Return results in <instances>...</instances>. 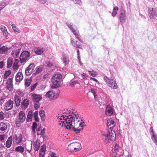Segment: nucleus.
Segmentation results:
<instances>
[{
  "label": "nucleus",
  "instance_id": "obj_11",
  "mask_svg": "<svg viewBox=\"0 0 157 157\" xmlns=\"http://www.w3.org/2000/svg\"><path fill=\"white\" fill-rule=\"evenodd\" d=\"M18 47H15L11 53V55L16 58L18 57L21 49V46L18 45Z\"/></svg>",
  "mask_w": 157,
  "mask_h": 157
},
{
  "label": "nucleus",
  "instance_id": "obj_56",
  "mask_svg": "<svg viewBox=\"0 0 157 157\" xmlns=\"http://www.w3.org/2000/svg\"><path fill=\"white\" fill-rule=\"evenodd\" d=\"M89 73L90 75L93 77H95L96 76V75L91 71H89Z\"/></svg>",
  "mask_w": 157,
  "mask_h": 157
},
{
  "label": "nucleus",
  "instance_id": "obj_34",
  "mask_svg": "<svg viewBox=\"0 0 157 157\" xmlns=\"http://www.w3.org/2000/svg\"><path fill=\"white\" fill-rule=\"evenodd\" d=\"M86 125L84 122H80L79 124V132L83 130Z\"/></svg>",
  "mask_w": 157,
  "mask_h": 157
},
{
  "label": "nucleus",
  "instance_id": "obj_32",
  "mask_svg": "<svg viewBox=\"0 0 157 157\" xmlns=\"http://www.w3.org/2000/svg\"><path fill=\"white\" fill-rule=\"evenodd\" d=\"M78 121L77 122V124H75L74 125H72L71 126V128L70 129H70L71 127L72 128V129L75 132H76V133H78Z\"/></svg>",
  "mask_w": 157,
  "mask_h": 157
},
{
  "label": "nucleus",
  "instance_id": "obj_1",
  "mask_svg": "<svg viewBox=\"0 0 157 157\" xmlns=\"http://www.w3.org/2000/svg\"><path fill=\"white\" fill-rule=\"evenodd\" d=\"M63 115L58 117L59 118V124L62 127H64L66 128L70 129L71 126L77 124L78 121V116L76 114H75L72 112L67 110L63 114Z\"/></svg>",
  "mask_w": 157,
  "mask_h": 157
},
{
  "label": "nucleus",
  "instance_id": "obj_24",
  "mask_svg": "<svg viewBox=\"0 0 157 157\" xmlns=\"http://www.w3.org/2000/svg\"><path fill=\"white\" fill-rule=\"evenodd\" d=\"M44 51L43 48H41L39 47L35 48L34 50L35 53L38 55H41Z\"/></svg>",
  "mask_w": 157,
  "mask_h": 157
},
{
  "label": "nucleus",
  "instance_id": "obj_61",
  "mask_svg": "<svg viewBox=\"0 0 157 157\" xmlns=\"http://www.w3.org/2000/svg\"><path fill=\"white\" fill-rule=\"evenodd\" d=\"M32 144H31L30 145V149H27V148H26V149H27V150L28 151L29 153H30V151H31V148H32Z\"/></svg>",
  "mask_w": 157,
  "mask_h": 157
},
{
  "label": "nucleus",
  "instance_id": "obj_9",
  "mask_svg": "<svg viewBox=\"0 0 157 157\" xmlns=\"http://www.w3.org/2000/svg\"><path fill=\"white\" fill-rule=\"evenodd\" d=\"M5 86L6 89L10 91L12 90L13 86V78H9L6 81Z\"/></svg>",
  "mask_w": 157,
  "mask_h": 157
},
{
  "label": "nucleus",
  "instance_id": "obj_10",
  "mask_svg": "<svg viewBox=\"0 0 157 157\" xmlns=\"http://www.w3.org/2000/svg\"><path fill=\"white\" fill-rule=\"evenodd\" d=\"M13 101L11 99L9 100L5 104L4 109L5 110L8 111L11 110L13 107Z\"/></svg>",
  "mask_w": 157,
  "mask_h": 157
},
{
  "label": "nucleus",
  "instance_id": "obj_39",
  "mask_svg": "<svg viewBox=\"0 0 157 157\" xmlns=\"http://www.w3.org/2000/svg\"><path fill=\"white\" fill-rule=\"evenodd\" d=\"M151 138L153 141L157 145V137L155 135L153 134L151 136Z\"/></svg>",
  "mask_w": 157,
  "mask_h": 157
},
{
  "label": "nucleus",
  "instance_id": "obj_15",
  "mask_svg": "<svg viewBox=\"0 0 157 157\" xmlns=\"http://www.w3.org/2000/svg\"><path fill=\"white\" fill-rule=\"evenodd\" d=\"M113 113V110L112 108L109 105L107 106L105 110V114L108 116H111Z\"/></svg>",
  "mask_w": 157,
  "mask_h": 157
},
{
  "label": "nucleus",
  "instance_id": "obj_31",
  "mask_svg": "<svg viewBox=\"0 0 157 157\" xmlns=\"http://www.w3.org/2000/svg\"><path fill=\"white\" fill-rule=\"evenodd\" d=\"M42 121H45V112L44 110H41L39 112Z\"/></svg>",
  "mask_w": 157,
  "mask_h": 157
},
{
  "label": "nucleus",
  "instance_id": "obj_45",
  "mask_svg": "<svg viewBox=\"0 0 157 157\" xmlns=\"http://www.w3.org/2000/svg\"><path fill=\"white\" fill-rule=\"evenodd\" d=\"M5 4H6L4 2L0 3V11L5 7Z\"/></svg>",
  "mask_w": 157,
  "mask_h": 157
},
{
  "label": "nucleus",
  "instance_id": "obj_62",
  "mask_svg": "<svg viewBox=\"0 0 157 157\" xmlns=\"http://www.w3.org/2000/svg\"><path fill=\"white\" fill-rule=\"evenodd\" d=\"M15 122L16 124L17 125L19 124L20 122L17 119L16 120V121H15Z\"/></svg>",
  "mask_w": 157,
  "mask_h": 157
},
{
  "label": "nucleus",
  "instance_id": "obj_52",
  "mask_svg": "<svg viewBox=\"0 0 157 157\" xmlns=\"http://www.w3.org/2000/svg\"><path fill=\"white\" fill-rule=\"evenodd\" d=\"M42 67H40L37 69L36 71L37 73H39L40 72L42 71Z\"/></svg>",
  "mask_w": 157,
  "mask_h": 157
},
{
  "label": "nucleus",
  "instance_id": "obj_17",
  "mask_svg": "<svg viewBox=\"0 0 157 157\" xmlns=\"http://www.w3.org/2000/svg\"><path fill=\"white\" fill-rule=\"evenodd\" d=\"M157 10L156 8L152 9V10L149 12V16L150 18H153L157 16Z\"/></svg>",
  "mask_w": 157,
  "mask_h": 157
},
{
  "label": "nucleus",
  "instance_id": "obj_57",
  "mask_svg": "<svg viewBox=\"0 0 157 157\" xmlns=\"http://www.w3.org/2000/svg\"><path fill=\"white\" fill-rule=\"evenodd\" d=\"M4 63L3 61H2L0 62V68H2L4 66Z\"/></svg>",
  "mask_w": 157,
  "mask_h": 157
},
{
  "label": "nucleus",
  "instance_id": "obj_49",
  "mask_svg": "<svg viewBox=\"0 0 157 157\" xmlns=\"http://www.w3.org/2000/svg\"><path fill=\"white\" fill-rule=\"evenodd\" d=\"M45 152L40 151L39 156L40 157H44V155Z\"/></svg>",
  "mask_w": 157,
  "mask_h": 157
},
{
  "label": "nucleus",
  "instance_id": "obj_5",
  "mask_svg": "<svg viewBox=\"0 0 157 157\" xmlns=\"http://www.w3.org/2000/svg\"><path fill=\"white\" fill-rule=\"evenodd\" d=\"M30 56L29 52L27 51H25L21 54L20 56V62L22 63L25 62Z\"/></svg>",
  "mask_w": 157,
  "mask_h": 157
},
{
  "label": "nucleus",
  "instance_id": "obj_44",
  "mask_svg": "<svg viewBox=\"0 0 157 157\" xmlns=\"http://www.w3.org/2000/svg\"><path fill=\"white\" fill-rule=\"evenodd\" d=\"M46 149V146L45 145H43L41 146V148H40V151L45 152Z\"/></svg>",
  "mask_w": 157,
  "mask_h": 157
},
{
  "label": "nucleus",
  "instance_id": "obj_27",
  "mask_svg": "<svg viewBox=\"0 0 157 157\" xmlns=\"http://www.w3.org/2000/svg\"><path fill=\"white\" fill-rule=\"evenodd\" d=\"M19 62L18 60L17 59H15V61L13 64V68L14 71L16 70L18 68L19 65L18 63Z\"/></svg>",
  "mask_w": 157,
  "mask_h": 157
},
{
  "label": "nucleus",
  "instance_id": "obj_40",
  "mask_svg": "<svg viewBox=\"0 0 157 157\" xmlns=\"http://www.w3.org/2000/svg\"><path fill=\"white\" fill-rule=\"evenodd\" d=\"M5 114L2 111L0 112V121H2L4 119L5 117Z\"/></svg>",
  "mask_w": 157,
  "mask_h": 157
},
{
  "label": "nucleus",
  "instance_id": "obj_25",
  "mask_svg": "<svg viewBox=\"0 0 157 157\" xmlns=\"http://www.w3.org/2000/svg\"><path fill=\"white\" fill-rule=\"evenodd\" d=\"M13 138L11 136L9 137L7 141L6 142V146L7 148H9L12 143Z\"/></svg>",
  "mask_w": 157,
  "mask_h": 157
},
{
  "label": "nucleus",
  "instance_id": "obj_41",
  "mask_svg": "<svg viewBox=\"0 0 157 157\" xmlns=\"http://www.w3.org/2000/svg\"><path fill=\"white\" fill-rule=\"evenodd\" d=\"M70 29L71 30L72 32H73L74 34L76 36V37L78 38V34L77 33H76L75 31L74 30L73 26L72 25H70L69 26Z\"/></svg>",
  "mask_w": 157,
  "mask_h": 157
},
{
  "label": "nucleus",
  "instance_id": "obj_4",
  "mask_svg": "<svg viewBox=\"0 0 157 157\" xmlns=\"http://www.w3.org/2000/svg\"><path fill=\"white\" fill-rule=\"evenodd\" d=\"M104 79L105 82L109 86L113 89L117 88V84L114 79H109L107 76L104 77Z\"/></svg>",
  "mask_w": 157,
  "mask_h": 157
},
{
  "label": "nucleus",
  "instance_id": "obj_63",
  "mask_svg": "<svg viewBox=\"0 0 157 157\" xmlns=\"http://www.w3.org/2000/svg\"><path fill=\"white\" fill-rule=\"evenodd\" d=\"M8 76H9L8 75H6L4 73V75L3 76V78L4 79H6Z\"/></svg>",
  "mask_w": 157,
  "mask_h": 157
},
{
  "label": "nucleus",
  "instance_id": "obj_21",
  "mask_svg": "<svg viewBox=\"0 0 157 157\" xmlns=\"http://www.w3.org/2000/svg\"><path fill=\"white\" fill-rule=\"evenodd\" d=\"M10 49V48L6 46H3L0 48V53L1 54L6 53Z\"/></svg>",
  "mask_w": 157,
  "mask_h": 157
},
{
  "label": "nucleus",
  "instance_id": "obj_36",
  "mask_svg": "<svg viewBox=\"0 0 157 157\" xmlns=\"http://www.w3.org/2000/svg\"><path fill=\"white\" fill-rule=\"evenodd\" d=\"M12 28L15 32H17V33H20V30L17 27V26L14 24H13L12 25Z\"/></svg>",
  "mask_w": 157,
  "mask_h": 157
},
{
  "label": "nucleus",
  "instance_id": "obj_18",
  "mask_svg": "<svg viewBox=\"0 0 157 157\" xmlns=\"http://www.w3.org/2000/svg\"><path fill=\"white\" fill-rule=\"evenodd\" d=\"M23 78V76L21 72H18L15 76V80L17 82H21Z\"/></svg>",
  "mask_w": 157,
  "mask_h": 157
},
{
  "label": "nucleus",
  "instance_id": "obj_43",
  "mask_svg": "<svg viewBox=\"0 0 157 157\" xmlns=\"http://www.w3.org/2000/svg\"><path fill=\"white\" fill-rule=\"evenodd\" d=\"M90 91L91 92H92L93 94L94 97L95 98L97 96V95L96 94V92L95 89L94 88H92L91 89Z\"/></svg>",
  "mask_w": 157,
  "mask_h": 157
},
{
  "label": "nucleus",
  "instance_id": "obj_60",
  "mask_svg": "<svg viewBox=\"0 0 157 157\" xmlns=\"http://www.w3.org/2000/svg\"><path fill=\"white\" fill-rule=\"evenodd\" d=\"M84 121H85V120L83 118V117H82L80 118V120H79V121H80V122H82V123L84 122Z\"/></svg>",
  "mask_w": 157,
  "mask_h": 157
},
{
  "label": "nucleus",
  "instance_id": "obj_33",
  "mask_svg": "<svg viewBox=\"0 0 157 157\" xmlns=\"http://www.w3.org/2000/svg\"><path fill=\"white\" fill-rule=\"evenodd\" d=\"M25 86L28 87L31 84V82H32V79L31 78L25 79Z\"/></svg>",
  "mask_w": 157,
  "mask_h": 157
},
{
  "label": "nucleus",
  "instance_id": "obj_54",
  "mask_svg": "<svg viewBox=\"0 0 157 157\" xmlns=\"http://www.w3.org/2000/svg\"><path fill=\"white\" fill-rule=\"evenodd\" d=\"M0 29L1 31L3 32L6 30V28L3 25L1 26Z\"/></svg>",
  "mask_w": 157,
  "mask_h": 157
},
{
  "label": "nucleus",
  "instance_id": "obj_64",
  "mask_svg": "<svg viewBox=\"0 0 157 157\" xmlns=\"http://www.w3.org/2000/svg\"><path fill=\"white\" fill-rule=\"evenodd\" d=\"M90 79H92L94 81H95L96 82H98V80L96 78H95L91 77V78H90Z\"/></svg>",
  "mask_w": 157,
  "mask_h": 157
},
{
  "label": "nucleus",
  "instance_id": "obj_22",
  "mask_svg": "<svg viewBox=\"0 0 157 157\" xmlns=\"http://www.w3.org/2000/svg\"><path fill=\"white\" fill-rule=\"evenodd\" d=\"M14 99L15 105L17 107L19 106L21 101V98L18 96H14Z\"/></svg>",
  "mask_w": 157,
  "mask_h": 157
},
{
  "label": "nucleus",
  "instance_id": "obj_2",
  "mask_svg": "<svg viewBox=\"0 0 157 157\" xmlns=\"http://www.w3.org/2000/svg\"><path fill=\"white\" fill-rule=\"evenodd\" d=\"M116 123L112 119L107 120V125L109 128L102 132V139L104 142L107 144L112 141H113L116 139V135L114 131L112 129L115 126Z\"/></svg>",
  "mask_w": 157,
  "mask_h": 157
},
{
  "label": "nucleus",
  "instance_id": "obj_19",
  "mask_svg": "<svg viewBox=\"0 0 157 157\" xmlns=\"http://www.w3.org/2000/svg\"><path fill=\"white\" fill-rule=\"evenodd\" d=\"M7 128L6 124L4 122L0 123V133H4Z\"/></svg>",
  "mask_w": 157,
  "mask_h": 157
},
{
  "label": "nucleus",
  "instance_id": "obj_47",
  "mask_svg": "<svg viewBox=\"0 0 157 157\" xmlns=\"http://www.w3.org/2000/svg\"><path fill=\"white\" fill-rule=\"evenodd\" d=\"M15 96H18L21 98L22 97L24 96V94L20 91H19L17 92V94Z\"/></svg>",
  "mask_w": 157,
  "mask_h": 157
},
{
  "label": "nucleus",
  "instance_id": "obj_42",
  "mask_svg": "<svg viewBox=\"0 0 157 157\" xmlns=\"http://www.w3.org/2000/svg\"><path fill=\"white\" fill-rule=\"evenodd\" d=\"M34 108L35 109H37L40 106V104L39 102H36L34 104Z\"/></svg>",
  "mask_w": 157,
  "mask_h": 157
},
{
  "label": "nucleus",
  "instance_id": "obj_23",
  "mask_svg": "<svg viewBox=\"0 0 157 157\" xmlns=\"http://www.w3.org/2000/svg\"><path fill=\"white\" fill-rule=\"evenodd\" d=\"M19 117L21 122H23L25 120V114L24 112L23 111H21L19 113Z\"/></svg>",
  "mask_w": 157,
  "mask_h": 157
},
{
  "label": "nucleus",
  "instance_id": "obj_50",
  "mask_svg": "<svg viewBox=\"0 0 157 157\" xmlns=\"http://www.w3.org/2000/svg\"><path fill=\"white\" fill-rule=\"evenodd\" d=\"M37 126V124L36 123L33 122L32 125V128L36 129Z\"/></svg>",
  "mask_w": 157,
  "mask_h": 157
},
{
  "label": "nucleus",
  "instance_id": "obj_12",
  "mask_svg": "<svg viewBox=\"0 0 157 157\" xmlns=\"http://www.w3.org/2000/svg\"><path fill=\"white\" fill-rule=\"evenodd\" d=\"M30 101L27 99H25L21 101V107L23 110L27 108L29 104Z\"/></svg>",
  "mask_w": 157,
  "mask_h": 157
},
{
  "label": "nucleus",
  "instance_id": "obj_28",
  "mask_svg": "<svg viewBox=\"0 0 157 157\" xmlns=\"http://www.w3.org/2000/svg\"><path fill=\"white\" fill-rule=\"evenodd\" d=\"M13 62V59L11 58H8L7 60V67H11L12 65Z\"/></svg>",
  "mask_w": 157,
  "mask_h": 157
},
{
  "label": "nucleus",
  "instance_id": "obj_8",
  "mask_svg": "<svg viewBox=\"0 0 157 157\" xmlns=\"http://www.w3.org/2000/svg\"><path fill=\"white\" fill-rule=\"evenodd\" d=\"M45 96L51 100L56 99L58 97V95H56L55 92L53 91H48L45 94Z\"/></svg>",
  "mask_w": 157,
  "mask_h": 157
},
{
  "label": "nucleus",
  "instance_id": "obj_38",
  "mask_svg": "<svg viewBox=\"0 0 157 157\" xmlns=\"http://www.w3.org/2000/svg\"><path fill=\"white\" fill-rule=\"evenodd\" d=\"M71 42L75 47L78 48V43L77 40H73L71 41Z\"/></svg>",
  "mask_w": 157,
  "mask_h": 157
},
{
  "label": "nucleus",
  "instance_id": "obj_26",
  "mask_svg": "<svg viewBox=\"0 0 157 157\" xmlns=\"http://www.w3.org/2000/svg\"><path fill=\"white\" fill-rule=\"evenodd\" d=\"M40 147V144L39 141L36 140L34 142V148L35 151H37Z\"/></svg>",
  "mask_w": 157,
  "mask_h": 157
},
{
  "label": "nucleus",
  "instance_id": "obj_6",
  "mask_svg": "<svg viewBox=\"0 0 157 157\" xmlns=\"http://www.w3.org/2000/svg\"><path fill=\"white\" fill-rule=\"evenodd\" d=\"M35 68L34 64L33 63H31L28 66L27 68L25 69V73L26 75H30L33 72Z\"/></svg>",
  "mask_w": 157,
  "mask_h": 157
},
{
  "label": "nucleus",
  "instance_id": "obj_58",
  "mask_svg": "<svg viewBox=\"0 0 157 157\" xmlns=\"http://www.w3.org/2000/svg\"><path fill=\"white\" fill-rule=\"evenodd\" d=\"M63 61L65 65H66L67 63V59L66 57H64L63 59Z\"/></svg>",
  "mask_w": 157,
  "mask_h": 157
},
{
  "label": "nucleus",
  "instance_id": "obj_46",
  "mask_svg": "<svg viewBox=\"0 0 157 157\" xmlns=\"http://www.w3.org/2000/svg\"><path fill=\"white\" fill-rule=\"evenodd\" d=\"M78 83V82L76 81H73L72 82H71L70 83V86L72 87H73L75 86V85L76 84Z\"/></svg>",
  "mask_w": 157,
  "mask_h": 157
},
{
  "label": "nucleus",
  "instance_id": "obj_14",
  "mask_svg": "<svg viewBox=\"0 0 157 157\" xmlns=\"http://www.w3.org/2000/svg\"><path fill=\"white\" fill-rule=\"evenodd\" d=\"M22 136L21 134L15 135L13 136V140L16 143L19 144L21 142L22 139Z\"/></svg>",
  "mask_w": 157,
  "mask_h": 157
},
{
  "label": "nucleus",
  "instance_id": "obj_13",
  "mask_svg": "<svg viewBox=\"0 0 157 157\" xmlns=\"http://www.w3.org/2000/svg\"><path fill=\"white\" fill-rule=\"evenodd\" d=\"M126 19V16L124 10H122L120 14V21L121 23H124Z\"/></svg>",
  "mask_w": 157,
  "mask_h": 157
},
{
  "label": "nucleus",
  "instance_id": "obj_59",
  "mask_svg": "<svg viewBox=\"0 0 157 157\" xmlns=\"http://www.w3.org/2000/svg\"><path fill=\"white\" fill-rule=\"evenodd\" d=\"M3 34L5 36L7 37L8 35V33L6 30L5 31H3Z\"/></svg>",
  "mask_w": 157,
  "mask_h": 157
},
{
  "label": "nucleus",
  "instance_id": "obj_37",
  "mask_svg": "<svg viewBox=\"0 0 157 157\" xmlns=\"http://www.w3.org/2000/svg\"><path fill=\"white\" fill-rule=\"evenodd\" d=\"M34 117V119L36 122L39 121V119L38 118V112L35 111L33 113Z\"/></svg>",
  "mask_w": 157,
  "mask_h": 157
},
{
  "label": "nucleus",
  "instance_id": "obj_55",
  "mask_svg": "<svg viewBox=\"0 0 157 157\" xmlns=\"http://www.w3.org/2000/svg\"><path fill=\"white\" fill-rule=\"evenodd\" d=\"M5 138L4 135H0V140L2 141L4 140Z\"/></svg>",
  "mask_w": 157,
  "mask_h": 157
},
{
  "label": "nucleus",
  "instance_id": "obj_51",
  "mask_svg": "<svg viewBox=\"0 0 157 157\" xmlns=\"http://www.w3.org/2000/svg\"><path fill=\"white\" fill-rule=\"evenodd\" d=\"M5 74L9 76L11 74V71L10 70L6 71H5Z\"/></svg>",
  "mask_w": 157,
  "mask_h": 157
},
{
  "label": "nucleus",
  "instance_id": "obj_53",
  "mask_svg": "<svg viewBox=\"0 0 157 157\" xmlns=\"http://www.w3.org/2000/svg\"><path fill=\"white\" fill-rule=\"evenodd\" d=\"M47 65L48 67H51L53 65V64L52 63L48 62L47 63Z\"/></svg>",
  "mask_w": 157,
  "mask_h": 157
},
{
  "label": "nucleus",
  "instance_id": "obj_35",
  "mask_svg": "<svg viewBox=\"0 0 157 157\" xmlns=\"http://www.w3.org/2000/svg\"><path fill=\"white\" fill-rule=\"evenodd\" d=\"M118 10V8L117 6H115L113 8L112 15L113 17H115L117 14V11Z\"/></svg>",
  "mask_w": 157,
  "mask_h": 157
},
{
  "label": "nucleus",
  "instance_id": "obj_29",
  "mask_svg": "<svg viewBox=\"0 0 157 157\" xmlns=\"http://www.w3.org/2000/svg\"><path fill=\"white\" fill-rule=\"evenodd\" d=\"M33 112L32 111H30L28 114L27 118V121H30L32 120L33 116Z\"/></svg>",
  "mask_w": 157,
  "mask_h": 157
},
{
  "label": "nucleus",
  "instance_id": "obj_20",
  "mask_svg": "<svg viewBox=\"0 0 157 157\" xmlns=\"http://www.w3.org/2000/svg\"><path fill=\"white\" fill-rule=\"evenodd\" d=\"M40 128H39L37 130V135L38 136L41 135L42 137L45 136V131L46 129L45 128H43L42 130H40Z\"/></svg>",
  "mask_w": 157,
  "mask_h": 157
},
{
  "label": "nucleus",
  "instance_id": "obj_48",
  "mask_svg": "<svg viewBox=\"0 0 157 157\" xmlns=\"http://www.w3.org/2000/svg\"><path fill=\"white\" fill-rule=\"evenodd\" d=\"M37 85V83H36L32 86H31V91H33L36 88V86Z\"/></svg>",
  "mask_w": 157,
  "mask_h": 157
},
{
  "label": "nucleus",
  "instance_id": "obj_16",
  "mask_svg": "<svg viewBox=\"0 0 157 157\" xmlns=\"http://www.w3.org/2000/svg\"><path fill=\"white\" fill-rule=\"evenodd\" d=\"M31 97L32 100L35 102H39L42 98L40 95L35 94H33Z\"/></svg>",
  "mask_w": 157,
  "mask_h": 157
},
{
  "label": "nucleus",
  "instance_id": "obj_7",
  "mask_svg": "<svg viewBox=\"0 0 157 157\" xmlns=\"http://www.w3.org/2000/svg\"><path fill=\"white\" fill-rule=\"evenodd\" d=\"M78 143L77 142L72 143L70 144L68 147V150L70 151H76L78 149Z\"/></svg>",
  "mask_w": 157,
  "mask_h": 157
},
{
  "label": "nucleus",
  "instance_id": "obj_30",
  "mask_svg": "<svg viewBox=\"0 0 157 157\" xmlns=\"http://www.w3.org/2000/svg\"><path fill=\"white\" fill-rule=\"evenodd\" d=\"M15 150L18 152L22 153L24 151V148L22 146H19L16 147Z\"/></svg>",
  "mask_w": 157,
  "mask_h": 157
},
{
  "label": "nucleus",
  "instance_id": "obj_3",
  "mask_svg": "<svg viewBox=\"0 0 157 157\" xmlns=\"http://www.w3.org/2000/svg\"><path fill=\"white\" fill-rule=\"evenodd\" d=\"M62 78V75L59 74H56L53 75L51 79L53 83L51 86L52 88L55 89L60 86V83Z\"/></svg>",
  "mask_w": 157,
  "mask_h": 157
}]
</instances>
